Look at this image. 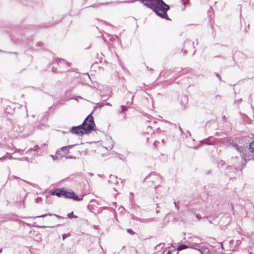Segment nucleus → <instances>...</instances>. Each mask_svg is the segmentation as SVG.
<instances>
[{
  "instance_id": "f257e3e1",
  "label": "nucleus",
  "mask_w": 254,
  "mask_h": 254,
  "mask_svg": "<svg viewBox=\"0 0 254 254\" xmlns=\"http://www.w3.org/2000/svg\"><path fill=\"white\" fill-rule=\"evenodd\" d=\"M53 195H56L59 197H64L67 199H72L75 201H80L83 199V196H78L73 190L65 189L64 188L56 189L51 192Z\"/></svg>"
},
{
  "instance_id": "f03ea898",
  "label": "nucleus",
  "mask_w": 254,
  "mask_h": 254,
  "mask_svg": "<svg viewBox=\"0 0 254 254\" xmlns=\"http://www.w3.org/2000/svg\"><path fill=\"white\" fill-rule=\"evenodd\" d=\"M82 125L87 133L94 130L95 127V123L94 121V118L91 114L89 115L86 118L82 124Z\"/></svg>"
},
{
  "instance_id": "7ed1b4c3",
  "label": "nucleus",
  "mask_w": 254,
  "mask_h": 254,
  "mask_svg": "<svg viewBox=\"0 0 254 254\" xmlns=\"http://www.w3.org/2000/svg\"><path fill=\"white\" fill-rule=\"evenodd\" d=\"M70 131L72 134H84L87 133L85 128L82 126V124L75 127H73L71 128Z\"/></svg>"
},
{
  "instance_id": "20e7f679",
  "label": "nucleus",
  "mask_w": 254,
  "mask_h": 254,
  "mask_svg": "<svg viewBox=\"0 0 254 254\" xmlns=\"http://www.w3.org/2000/svg\"><path fill=\"white\" fill-rule=\"evenodd\" d=\"M187 248H188L187 246H186L185 245H181L178 247L177 250L178 251H181L182 250L186 249Z\"/></svg>"
},
{
  "instance_id": "39448f33",
  "label": "nucleus",
  "mask_w": 254,
  "mask_h": 254,
  "mask_svg": "<svg viewBox=\"0 0 254 254\" xmlns=\"http://www.w3.org/2000/svg\"><path fill=\"white\" fill-rule=\"evenodd\" d=\"M67 216H68V218H69L70 219L76 218L77 217V216L74 215L73 214V212H71V213L68 214Z\"/></svg>"
},
{
  "instance_id": "423d86ee",
  "label": "nucleus",
  "mask_w": 254,
  "mask_h": 254,
  "mask_svg": "<svg viewBox=\"0 0 254 254\" xmlns=\"http://www.w3.org/2000/svg\"><path fill=\"white\" fill-rule=\"evenodd\" d=\"M250 148L253 152H254V140L251 143L250 145Z\"/></svg>"
},
{
  "instance_id": "0eeeda50",
  "label": "nucleus",
  "mask_w": 254,
  "mask_h": 254,
  "mask_svg": "<svg viewBox=\"0 0 254 254\" xmlns=\"http://www.w3.org/2000/svg\"><path fill=\"white\" fill-rule=\"evenodd\" d=\"M70 236V233L64 234L62 235L63 239L64 240L66 238Z\"/></svg>"
},
{
  "instance_id": "6e6552de",
  "label": "nucleus",
  "mask_w": 254,
  "mask_h": 254,
  "mask_svg": "<svg viewBox=\"0 0 254 254\" xmlns=\"http://www.w3.org/2000/svg\"><path fill=\"white\" fill-rule=\"evenodd\" d=\"M53 214L52 213H49V214H43V215H42L41 216H38V217H44L46 216H52Z\"/></svg>"
},
{
  "instance_id": "1a4fd4ad",
  "label": "nucleus",
  "mask_w": 254,
  "mask_h": 254,
  "mask_svg": "<svg viewBox=\"0 0 254 254\" xmlns=\"http://www.w3.org/2000/svg\"><path fill=\"white\" fill-rule=\"evenodd\" d=\"M55 216H56L57 217L59 218H62V217L59 215H55Z\"/></svg>"
},
{
  "instance_id": "9d476101",
  "label": "nucleus",
  "mask_w": 254,
  "mask_h": 254,
  "mask_svg": "<svg viewBox=\"0 0 254 254\" xmlns=\"http://www.w3.org/2000/svg\"><path fill=\"white\" fill-rule=\"evenodd\" d=\"M166 254H171L170 252H168Z\"/></svg>"
},
{
  "instance_id": "9b49d317",
  "label": "nucleus",
  "mask_w": 254,
  "mask_h": 254,
  "mask_svg": "<svg viewBox=\"0 0 254 254\" xmlns=\"http://www.w3.org/2000/svg\"><path fill=\"white\" fill-rule=\"evenodd\" d=\"M128 231H129V232H131V230H128Z\"/></svg>"
},
{
  "instance_id": "f8f14e48",
  "label": "nucleus",
  "mask_w": 254,
  "mask_h": 254,
  "mask_svg": "<svg viewBox=\"0 0 254 254\" xmlns=\"http://www.w3.org/2000/svg\"><path fill=\"white\" fill-rule=\"evenodd\" d=\"M128 231H129V232H131V230H128Z\"/></svg>"
},
{
  "instance_id": "ddd939ff",
  "label": "nucleus",
  "mask_w": 254,
  "mask_h": 254,
  "mask_svg": "<svg viewBox=\"0 0 254 254\" xmlns=\"http://www.w3.org/2000/svg\"><path fill=\"white\" fill-rule=\"evenodd\" d=\"M128 231H129V232H131V230H128Z\"/></svg>"
}]
</instances>
